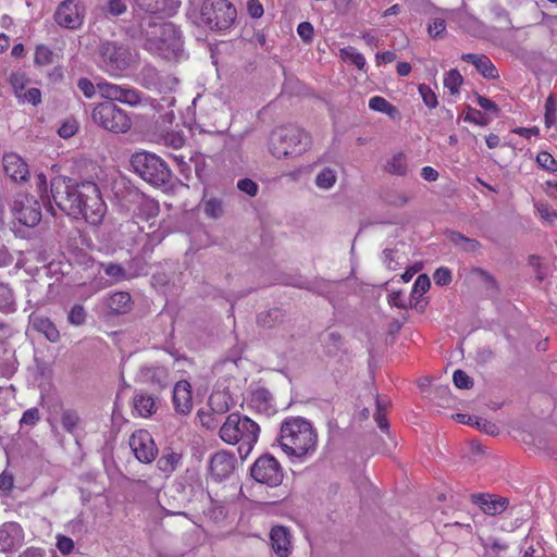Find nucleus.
<instances>
[{"instance_id":"1","label":"nucleus","mask_w":557,"mask_h":557,"mask_svg":"<svg viewBox=\"0 0 557 557\" xmlns=\"http://www.w3.org/2000/svg\"><path fill=\"white\" fill-rule=\"evenodd\" d=\"M50 194L55 206L67 215L83 218L95 226L102 223L107 206L96 183L55 176L50 182Z\"/></svg>"},{"instance_id":"2","label":"nucleus","mask_w":557,"mask_h":557,"mask_svg":"<svg viewBox=\"0 0 557 557\" xmlns=\"http://www.w3.org/2000/svg\"><path fill=\"white\" fill-rule=\"evenodd\" d=\"M277 442L287 456L304 458L315 450L318 434L305 418L289 417L281 424Z\"/></svg>"},{"instance_id":"3","label":"nucleus","mask_w":557,"mask_h":557,"mask_svg":"<svg viewBox=\"0 0 557 557\" xmlns=\"http://www.w3.org/2000/svg\"><path fill=\"white\" fill-rule=\"evenodd\" d=\"M145 48L164 59L177 58L183 52V40L176 25L170 22L141 24Z\"/></svg>"},{"instance_id":"4","label":"nucleus","mask_w":557,"mask_h":557,"mask_svg":"<svg viewBox=\"0 0 557 557\" xmlns=\"http://www.w3.org/2000/svg\"><path fill=\"white\" fill-rule=\"evenodd\" d=\"M260 433L259 424L247 416L237 412L228 414L221 425L219 434L226 444H238V454L246 458L258 442Z\"/></svg>"},{"instance_id":"5","label":"nucleus","mask_w":557,"mask_h":557,"mask_svg":"<svg viewBox=\"0 0 557 557\" xmlns=\"http://www.w3.org/2000/svg\"><path fill=\"white\" fill-rule=\"evenodd\" d=\"M310 147V135L295 125L278 127L272 132L270 137V152L277 159L300 156Z\"/></svg>"},{"instance_id":"6","label":"nucleus","mask_w":557,"mask_h":557,"mask_svg":"<svg viewBox=\"0 0 557 557\" xmlns=\"http://www.w3.org/2000/svg\"><path fill=\"white\" fill-rule=\"evenodd\" d=\"M131 165L135 173L153 186H166L171 182V170L154 153L147 151L136 152L131 158Z\"/></svg>"},{"instance_id":"7","label":"nucleus","mask_w":557,"mask_h":557,"mask_svg":"<svg viewBox=\"0 0 557 557\" xmlns=\"http://www.w3.org/2000/svg\"><path fill=\"white\" fill-rule=\"evenodd\" d=\"M236 15L235 7L227 0H203L195 23L210 29L224 30L233 25Z\"/></svg>"},{"instance_id":"8","label":"nucleus","mask_w":557,"mask_h":557,"mask_svg":"<svg viewBox=\"0 0 557 557\" xmlns=\"http://www.w3.org/2000/svg\"><path fill=\"white\" fill-rule=\"evenodd\" d=\"M132 59L129 48L121 42L107 40L98 47L97 63L111 76H121V73L129 67Z\"/></svg>"},{"instance_id":"9","label":"nucleus","mask_w":557,"mask_h":557,"mask_svg":"<svg viewBox=\"0 0 557 557\" xmlns=\"http://www.w3.org/2000/svg\"><path fill=\"white\" fill-rule=\"evenodd\" d=\"M91 119L100 127L115 134L126 133L132 126L127 113L113 102H101L95 106Z\"/></svg>"},{"instance_id":"10","label":"nucleus","mask_w":557,"mask_h":557,"mask_svg":"<svg viewBox=\"0 0 557 557\" xmlns=\"http://www.w3.org/2000/svg\"><path fill=\"white\" fill-rule=\"evenodd\" d=\"M251 478L269 487L280 486L284 480V470L278 460L270 455H261L250 468Z\"/></svg>"},{"instance_id":"11","label":"nucleus","mask_w":557,"mask_h":557,"mask_svg":"<svg viewBox=\"0 0 557 557\" xmlns=\"http://www.w3.org/2000/svg\"><path fill=\"white\" fill-rule=\"evenodd\" d=\"M97 89L100 97L108 100L107 102L119 101L129 107H137L143 102V94L133 87L120 86L101 79L97 82Z\"/></svg>"},{"instance_id":"12","label":"nucleus","mask_w":557,"mask_h":557,"mask_svg":"<svg viewBox=\"0 0 557 557\" xmlns=\"http://www.w3.org/2000/svg\"><path fill=\"white\" fill-rule=\"evenodd\" d=\"M97 89L100 97L108 100L107 102L119 101L129 107H137L143 102V94L133 87L120 86L101 79L97 82Z\"/></svg>"},{"instance_id":"13","label":"nucleus","mask_w":557,"mask_h":557,"mask_svg":"<svg viewBox=\"0 0 557 557\" xmlns=\"http://www.w3.org/2000/svg\"><path fill=\"white\" fill-rule=\"evenodd\" d=\"M85 17V8L78 0L62 1L54 13L55 23L67 29H77L82 26Z\"/></svg>"},{"instance_id":"14","label":"nucleus","mask_w":557,"mask_h":557,"mask_svg":"<svg viewBox=\"0 0 557 557\" xmlns=\"http://www.w3.org/2000/svg\"><path fill=\"white\" fill-rule=\"evenodd\" d=\"M12 212L14 218L25 226L34 227L41 220L39 202L28 196H18L12 205Z\"/></svg>"},{"instance_id":"15","label":"nucleus","mask_w":557,"mask_h":557,"mask_svg":"<svg viewBox=\"0 0 557 557\" xmlns=\"http://www.w3.org/2000/svg\"><path fill=\"white\" fill-rule=\"evenodd\" d=\"M129 447L135 457L144 463L152 462L157 455L158 448L151 434L146 430H138L129 437Z\"/></svg>"},{"instance_id":"16","label":"nucleus","mask_w":557,"mask_h":557,"mask_svg":"<svg viewBox=\"0 0 557 557\" xmlns=\"http://www.w3.org/2000/svg\"><path fill=\"white\" fill-rule=\"evenodd\" d=\"M24 542V531L17 522L0 525V552L8 553L20 547Z\"/></svg>"},{"instance_id":"17","label":"nucleus","mask_w":557,"mask_h":557,"mask_svg":"<svg viewBox=\"0 0 557 557\" xmlns=\"http://www.w3.org/2000/svg\"><path fill=\"white\" fill-rule=\"evenodd\" d=\"M235 468L234 457L222 450L215 453L210 460V471L215 480H224L231 475Z\"/></svg>"},{"instance_id":"18","label":"nucleus","mask_w":557,"mask_h":557,"mask_svg":"<svg viewBox=\"0 0 557 557\" xmlns=\"http://www.w3.org/2000/svg\"><path fill=\"white\" fill-rule=\"evenodd\" d=\"M292 535L287 528L276 525L271 529L270 543L277 557H288L292 553Z\"/></svg>"},{"instance_id":"19","label":"nucleus","mask_w":557,"mask_h":557,"mask_svg":"<svg viewBox=\"0 0 557 557\" xmlns=\"http://www.w3.org/2000/svg\"><path fill=\"white\" fill-rule=\"evenodd\" d=\"M173 405L176 412L187 414L193 408L191 385L188 381H178L173 389Z\"/></svg>"},{"instance_id":"20","label":"nucleus","mask_w":557,"mask_h":557,"mask_svg":"<svg viewBox=\"0 0 557 557\" xmlns=\"http://www.w3.org/2000/svg\"><path fill=\"white\" fill-rule=\"evenodd\" d=\"M3 169L8 176L15 182L27 180L29 171L28 165L16 153H5L2 158Z\"/></svg>"},{"instance_id":"21","label":"nucleus","mask_w":557,"mask_h":557,"mask_svg":"<svg viewBox=\"0 0 557 557\" xmlns=\"http://www.w3.org/2000/svg\"><path fill=\"white\" fill-rule=\"evenodd\" d=\"M451 21L473 37H481L485 34L484 24L467 11L459 10L454 12Z\"/></svg>"},{"instance_id":"22","label":"nucleus","mask_w":557,"mask_h":557,"mask_svg":"<svg viewBox=\"0 0 557 557\" xmlns=\"http://www.w3.org/2000/svg\"><path fill=\"white\" fill-rule=\"evenodd\" d=\"M144 382L157 391H162L170 385V373L165 367L149 366L141 370Z\"/></svg>"},{"instance_id":"23","label":"nucleus","mask_w":557,"mask_h":557,"mask_svg":"<svg viewBox=\"0 0 557 557\" xmlns=\"http://www.w3.org/2000/svg\"><path fill=\"white\" fill-rule=\"evenodd\" d=\"M471 499L484 513L490 516L502 513L509 504L507 498L493 497L490 494H473L471 495Z\"/></svg>"},{"instance_id":"24","label":"nucleus","mask_w":557,"mask_h":557,"mask_svg":"<svg viewBox=\"0 0 557 557\" xmlns=\"http://www.w3.org/2000/svg\"><path fill=\"white\" fill-rule=\"evenodd\" d=\"M137 7L149 14H170L181 5L178 0H135Z\"/></svg>"},{"instance_id":"25","label":"nucleus","mask_w":557,"mask_h":557,"mask_svg":"<svg viewBox=\"0 0 557 557\" xmlns=\"http://www.w3.org/2000/svg\"><path fill=\"white\" fill-rule=\"evenodd\" d=\"M30 323L33 329L41 333L49 342L57 343L60 341V332L48 317L34 314L30 317Z\"/></svg>"},{"instance_id":"26","label":"nucleus","mask_w":557,"mask_h":557,"mask_svg":"<svg viewBox=\"0 0 557 557\" xmlns=\"http://www.w3.org/2000/svg\"><path fill=\"white\" fill-rule=\"evenodd\" d=\"M461 60L473 64L475 69L486 78H496L498 76L496 67L484 54L465 53L461 55Z\"/></svg>"},{"instance_id":"27","label":"nucleus","mask_w":557,"mask_h":557,"mask_svg":"<svg viewBox=\"0 0 557 557\" xmlns=\"http://www.w3.org/2000/svg\"><path fill=\"white\" fill-rule=\"evenodd\" d=\"M133 408L138 416L150 417L157 410L156 399L145 392H138L133 397Z\"/></svg>"},{"instance_id":"28","label":"nucleus","mask_w":557,"mask_h":557,"mask_svg":"<svg viewBox=\"0 0 557 557\" xmlns=\"http://www.w3.org/2000/svg\"><path fill=\"white\" fill-rule=\"evenodd\" d=\"M183 456L181 453L170 448L164 449L161 457L157 461L158 469L166 476L171 475L182 463Z\"/></svg>"},{"instance_id":"29","label":"nucleus","mask_w":557,"mask_h":557,"mask_svg":"<svg viewBox=\"0 0 557 557\" xmlns=\"http://www.w3.org/2000/svg\"><path fill=\"white\" fill-rule=\"evenodd\" d=\"M454 418L459 422L468 425L475 426L480 431L488 434V435H497L499 433L498 426L485 419L475 417V416H468L462 413H457L454 416Z\"/></svg>"},{"instance_id":"30","label":"nucleus","mask_w":557,"mask_h":557,"mask_svg":"<svg viewBox=\"0 0 557 557\" xmlns=\"http://www.w3.org/2000/svg\"><path fill=\"white\" fill-rule=\"evenodd\" d=\"M272 395L265 388H258L251 393L249 405L258 412L270 413L273 411Z\"/></svg>"},{"instance_id":"31","label":"nucleus","mask_w":557,"mask_h":557,"mask_svg":"<svg viewBox=\"0 0 557 557\" xmlns=\"http://www.w3.org/2000/svg\"><path fill=\"white\" fill-rule=\"evenodd\" d=\"M107 306L113 313H126L132 308V297L126 292H115L107 298Z\"/></svg>"},{"instance_id":"32","label":"nucleus","mask_w":557,"mask_h":557,"mask_svg":"<svg viewBox=\"0 0 557 557\" xmlns=\"http://www.w3.org/2000/svg\"><path fill=\"white\" fill-rule=\"evenodd\" d=\"M232 405V396L226 391H214L209 397V407L213 413L224 414Z\"/></svg>"},{"instance_id":"33","label":"nucleus","mask_w":557,"mask_h":557,"mask_svg":"<svg viewBox=\"0 0 557 557\" xmlns=\"http://www.w3.org/2000/svg\"><path fill=\"white\" fill-rule=\"evenodd\" d=\"M100 269L109 276V285L119 284L124 281L131 280L133 276L126 271V269L119 263L114 262H102Z\"/></svg>"},{"instance_id":"34","label":"nucleus","mask_w":557,"mask_h":557,"mask_svg":"<svg viewBox=\"0 0 557 557\" xmlns=\"http://www.w3.org/2000/svg\"><path fill=\"white\" fill-rule=\"evenodd\" d=\"M384 171L398 176L407 175L409 171L408 161L406 154L403 152L395 153L391 159L386 161Z\"/></svg>"},{"instance_id":"35","label":"nucleus","mask_w":557,"mask_h":557,"mask_svg":"<svg viewBox=\"0 0 557 557\" xmlns=\"http://www.w3.org/2000/svg\"><path fill=\"white\" fill-rule=\"evenodd\" d=\"M450 243L467 252H476L481 249V244L474 238H469L459 232L450 231L447 235Z\"/></svg>"},{"instance_id":"36","label":"nucleus","mask_w":557,"mask_h":557,"mask_svg":"<svg viewBox=\"0 0 557 557\" xmlns=\"http://www.w3.org/2000/svg\"><path fill=\"white\" fill-rule=\"evenodd\" d=\"M201 205H202L205 214L211 219H219L224 214V202L220 198L203 197Z\"/></svg>"},{"instance_id":"37","label":"nucleus","mask_w":557,"mask_h":557,"mask_svg":"<svg viewBox=\"0 0 557 557\" xmlns=\"http://www.w3.org/2000/svg\"><path fill=\"white\" fill-rule=\"evenodd\" d=\"M337 180L336 170L332 168H323L315 176V185L321 189H330Z\"/></svg>"},{"instance_id":"38","label":"nucleus","mask_w":557,"mask_h":557,"mask_svg":"<svg viewBox=\"0 0 557 557\" xmlns=\"http://www.w3.org/2000/svg\"><path fill=\"white\" fill-rule=\"evenodd\" d=\"M341 58L345 62L355 64L359 70H363L367 64L364 57L354 47L341 49Z\"/></svg>"},{"instance_id":"39","label":"nucleus","mask_w":557,"mask_h":557,"mask_svg":"<svg viewBox=\"0 0 557 557\" xmlns=\"http://www.w3.org/2000/svg\"><path fill=\"white\" fill-rule=\"evenodd\" d=\"M369 108L373 111L383 112L388 115H393L396 112V108L380 96H375L370 99Z\"/></svg>"},{"instance_id":"40","label":"nucleus","mask_w":557,"mask_h":557,"mask_svg":"<svg viewBox=\"0 0 557 557\" xmlns=\"http://www.w3.org/2000/svg\"><path fill=\"white\" fill-rule=\"evenodd\" d=\"M462 82L463 78L461 74L457 70H450L444 78V86L450 91V94L455 95L459 92V87Z\"/></svg>"},{"instance_id":"41","label":"nucleus","mask_w":557,"mask_h":557,"mask_svg":"<svg viewBox=\"0 0 557 557\" xmlns=\"http://www.w3.org/2000/svg\"><path fill=\"white\" fill-rule=\"evenodd\" d=\"M522 555L523 557H542L543 548L541 543L533 537H527L522 545Z\"/></svg>"},{"instance_id":"42","label":"nucleus","mask_w":557,"mask_h":557,"mask_svg":"<svg viewBox=\"0 0 557 557\" xmlns=\"http://www.w3.org/2000/svg\"><path fill=\"white\" fill-rule=\"evenodd\" d=\"M86 317L85 308L82 305H74L67 314V321L72 325L79 326L86 322Z\"/></svg>"},{"instance_id":"43","label":"nucleus","mask_w":557,"mask_h":557,"mask_svg":"<svg viewBox=\"0 0 557 557\" xmlns=\"http://www.w3.org/2000/svg\"><path fill=\"white\" fill-rule=\"evenodd\" d=\"M385 202L389 206L401 208L409 202V196L403 191L391 190L385 195Z\"/></svg>"},{"instance_id":"44","label":"nucleus","mask_w":557,"mask_h":557,"mask_svg":"<svg viewBox=\"0 0 557 557\" xmlns=\"http://www.w3.org/2000/svg\"><path fill=\"white\" fill-rule=\"evenodd\" d=\"M53 62V52L47 46L39 45L35 51V63L40 66L49 65Z\"/></svg>"},{"instance_id":"45","label":"nucleus","mask_w":557,"mask_h":557,"mask_svg":"<svg viewBox=\"0 0 557 557\" xmlns=\"http://www.w3.org/2000/svg\"><path fill=\"white\" fill-rule=\"evenodd\" d=\"M126 9L127 5L123 0H108L102 7V11L111 16H120L126 12Z\"/></svg>"},{"instance_id":"46","label":"nucleus","mask_w":557,"mask_h":557,"mask_svg":"<svg viewBox=\"0 0 557 557\" xmlns=\"http://www.w3.org/2000/svg\"><path fill=\"white\" fill-rule=\"evenodd\" d=\"M79 423V417L72 410H66L62 413L61 424L69 433H74Z\"/></svg>"},{"instance_id":"47","label":"nucleus","mask_w":557,"mask_h":557,"mask_svg":"<svg viewBox=\"0 0 557 557\" xmlns=\"http://www.w3.org/2000/svg\"><path fill=\"white\" fill-rule=\"evenodd\" d=\"M323 343L327 350V354L334 355L337 352L342 345V336L337 332L327 333L323 338Z\"/></svg>"},{"instance_id":"48","label":"nucleus","mask_w":557,"mask_h":557,"mask_svg":"<svg viewBox=\"0 0 557 557\" xmlns=\"http://www.w3.org/2000/svg\"><path fill=\"white\" fill-rule=\"evenodd\" d=\"M162 144L173 149H180L185 144L184 136L178 132H169L162 136Z\"/></svg>"},{"instance_id":"49","label":"nucleus","mask_w":557,"mask_h":557,"mask_svg":"<svg viewBox=\"0 0 557 557\" xmlns=\"http://www.w3.org/2000/svg\"><path fill=\"white\" fill-rule=\"evenodd\" d=\"M556 111L557 103L553 96L546 99L545 103V124L547 127L555 125L556 123Z\"/></svg>"},{"instance_id":"50","label":"nucleus","mask_w":557,"mask_h":557,"mask_svg":"<svg viewBox=\"0 0 557 557\" xmlns=\"http://www.w3.org/2000/svg\"><path fill=\"white\" fill-rule=\"evenodd\" d=\"M453 381L458 388L469 389L473 386V380L460 369L454 372Z\"/></svg>"},{"instance_id":"51","label":"nucleus","mask_w":557,"mask_h":557,"mask_svg":"<svg viewBox=\"0 0 557 557\" xmlns=\"http://www.w3.org/2000/svg\"><path fill=\"white\" fill-rule=\"evenodd\" d=\"M419 94L426 107L433 109L437 106V97L435 92L425 84L419 86Z\"/></svg>"},{"instance_id":"52","label":"nucleus","mask_w":557,"mask_h":557,"mask_svg":"<svg viewBox=\"0 0 557 557\" xmlns=\"http://www.w3.org/2000/svg\"><path fill=\"white\" fill-rule=\"evenodd\" d=\"M471 273L478 277L487 289H496L497 288V284H496V281L495 278L488 273L486 272L485 270L481 269V268H474Z\"/></svg>"},{"instance_id":"53","label":"nucleus","mask_w":557,"mask_h":557,"mask_svg":"<svg viewBox=\"0 0 557 557\" xmlns=\"http://www.w3.org/2000/svg\"><path fill=\"white\" fill-rule=\"evenodd\" d=\"M536 161L541 168H543L547 171H550V172L557 171L556 160L552 157V154H549L546 151H541L536 157Z\"/></svg>"},{"instance_id":"54","label":"nucleus","mask_w":557,"mask_h":557,"mask_svg":"<svg viewBox=\"0 0 557 557\" xmlns=\"http://www.w3.org/2000/svg\"><path fill=\"white\" fill-rule=\"evenodd\" d=\"M536 210L544 221L553 224L557 221V212L547 203H537Z\"/></svg>"},{"instance_id":"55","label":"nucleus","mask_w":557,"mask_h":557,"mask_svg":"<svg viewBox=\"0 0 557 557\" xmlns=\"http://www.w3.org/2000/svg\"><path fill=\"white\" fill-rule=\"evenodd\" d=\"M106 287L100 280H94L81 285L82 296L88 298Z\"/></svg>"},{"instance_id":"56","label":"nucleus","mask_w":557,"mask_h":557,"mask_svg":"<svg viewBox=\"0 0 557 557\" xmlns=\"http://www.w3.org/2000/svg\"><path fill=\"white\" fill-rule=\"evenodd\" d=\"M385 408L386 404L381 399H376V412L374 413V420L377 423V426L383 431L388 429V422L384 414Z\"/></svg>"},{"instance_id":"57","label":"nucleus","mask_w":557,"mask_h":557,"mask_svg":"<svg viewBox=\"0 0 557 557\" xmlns=\"http://www.w3.org/2000/svg\"><path fill=\"white\" fill-rule=\"evenodd\" d=\"M78 89L84 94V96L88 99H91L95 95L97 89V83L94 84L90 79L86 77H82L77 82Z\"/></svg>"},{"instance_id":"58","label":"nucleus","mask_w":557,"mask_h":557,"mask_svg":"<svg viewBox=\"0 0 557 557\" xmlns=\"http://www.w3.org/2000/svg\"><path fill=\"white\" fill-rule=\"evenodd\" d=\"M16 96L18 98L23 99V101L32 103L33 106H37L38 103L41 102V92L38 88H35V87L27 89L23 94H18L16 91Z\"/></svg>"},{"instance_id":"59","label":"nucleus","mask_w":557,"mask_h":557,"mask_svg":"<svg viewBox=\"0 0 557 557\" xmlns=\"http://www.w3.org/2000/svg\"><path fill=\"white\" fill-rule=\"evenodd\" d=\"M433 280L438 286H446L451 282V272L448 268H438L434 274Z\"/></svg>"},{"instance_id":"60","label":"nucleus","mask_w":557,"mask_h":557,"mask_svg":"<svg viewBox=\"0 0 557 557\" xmlns=\"http://www.w3.org/2000/svg\"><path fill=\"white\" fill-rule=\"evenodd\" d=\"M40 420V412L37 408H29L27 409L22 418H21V425H29L34 426L38 421Z\"/></svg>"},{"instance_id":"61","label":"nucleus","mask_w":557,"mask_h":557,"mask_svg":"<svg viewBox=\"0 0 557 557\" xmlns=\"http://www.w3.org/2000/svg\"><path fill=\"white\" fill-rule=\"evenodd\" d=\"M237 188L251 197L256 196L258 191V185L250 178L239 180L237 183Z\"/></svg>"},{"instance_id":"62","label":"nucleus","mask_w":557,"mask_h":557,"mask_svg":"<svg viewBox=\"0 0 557 557\" xmlns=\"http://www.w3.org/2000/svg\"><path fill=\"white\" fill-rule=\"evenodd\" d=\"M431 282L429 276L426 274H420L413 284V293L423 295L429 290Z\"/></svg>"},{"instance_id":"63","label":"nucleus","mask_w":557,"mask_h":557,"mask_svg":"<svg viewBox=\"0 0 557 557\" xmlns=\"http://www.w3.org/2000/svg\"><path fill=\"white\" fill-rule=\"evenodd\" d=\"M446 29V22L443 18H434L429 24V34L433 38L440 37Z\"/></svg>"},{"instance_id":"64","label":"nucleus","mask_w":557,"mask_h":557,"mask_svg":"<svg viewBox=\"0 0 557 557\" xmlns=\"http://www.w3.org/2000/svg\"><path fill=\"white\" fill-rule=\"evenodd\" d=\"M57 547L58 549L64 554H70L74 548V542L71 537L65 535H58L57 536Z\"/></svg>"}]
</instances>
